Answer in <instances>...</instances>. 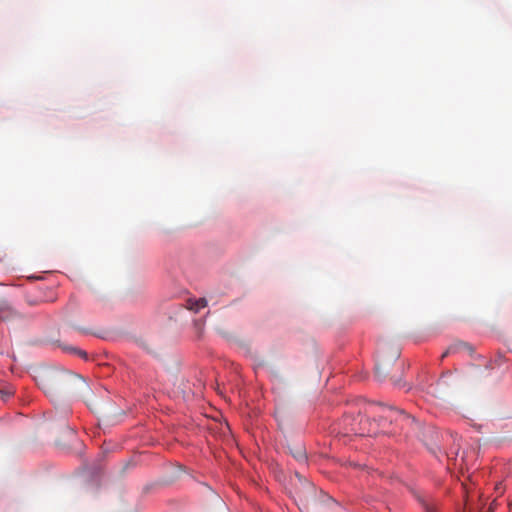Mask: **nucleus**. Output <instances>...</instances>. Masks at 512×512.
Listing matches in <instances>:
<instances>
[{
	"instance_id": "9",
	"label": "nucleus",
	"mask_w": 512,
	"mask_h": 512,
	"mask_svg": "<svg viewBox=\"0 0 512 512\" xmlns=\"http://www.w3.org/2000/svg\"><path fill=\"white\" fill-rule=\"evenodd\" d=\"M207 306V300L205 298L198 299L195 304L191 307L192 310L198 312L200 309Z\"/></svg>"
},
{
	"instance_id": "4",
	"label": "nucleus",
	"mask_w": 512,
	"mask_h": 512,
	"mask_svg": "<svg viewBox=\"0 0 512 512\" xmlns=\"http://www.w3.org/2000/svg\"><path fill=\"white\" fill-rule=\"evenodd\" d=\"M462 351L472 355L474 353V348L467 342L457 340L447 348V350L443 353L442 358H445L450 354H455Z\"/></svg>"
},
{
	"instance_id": "6",
	"label": "nucleus",
	"mask_w": 512,
	"mask_h": 512,
	"mask_svg": "<svg viewBox=\"0 0 512 512\" xmlns=\"http://www.w3.org/2000/svg\"><path fill=\"white\" fill-rule=\"evenodd\" d=\"M357 424L359 427H356L355 424H352V427H351V431L354 432L355 434L368 435V436H372V435L376 434V430L371 429L370 427L366 428V425H368V424L370 425L368 419L361 418Z\"/></svg>"
},
{
	"instance_id": "3",
	"label": "nucleus",
	"mask_w": 512,
	"mask_h": 512,
	"mask_svg": "<svg viewBox=\"0 0 512 512\" xmlns=\"http://www.w3.org/2000/svg\"><path fill=\"white\" fill-rule=\"evenodd\" d=\"M400 356V351L397 348L391 350L389 357L382 355L376 364V375L379 379H384L387 375L388 368Z\"/></svg>"
},
{
	"instance_id": "5",
	"label": "nucleus",
	"mask_w": 512,
	"mask_h": 512,
	"mask_svg": "<svg viewBox=\"0 0 512 512\" xmlns=\"http://www.w3.org/2000/svg\"><path fill=\"white\" fill-rule=\"evenodd\" d=\"M19 316L20 314L9 304L5 302L0 303V319L2 321H10Z\"/></svg>"
},
{
	"instance_id": "11",
	"label": "nucleus",
	"mask_w": 512,
	"mask_h": 512,
	"mask_svg": "<svg viewBox=\"0 0 512 512\" xmlns=\"http://www.w3.org/2000/svg\"><path fill=\"white\" fill-rule=\"evenodd\" d=\"M425 507L426 512H434L435 508L432 505H429L427 503L423 504Z\"/></svg>"
},
{
	"instance_id": "8",
	"label": "nucleus",
	"mask_w": 512,
	"mask_h": 512,
	"mask_svg": "<svg viewBox=\"0 0 512 512\" xmlns=\"http://www.w3.org/2000/svg\"><path fill=\"white\" fill-rule=\"evenodd\" d=\"M291 453H292L293 457L298 461L306 460L305 451L301 446L296 447L295 451H292Z\"/></svg>"
},
{
	"instance_id": "2",
	"label": "nucleus",
	"mask_w": 512,
	"mask_h": 512,
	"mask_svg": "<svg viewBox=\"0 0 512 512\" xmlns=\"http://www.w3.org/2000/svg\"><path fill=\"white\" fill-rule=\"evenodd\" d=\"M39 387L49 396L67 393L78 387L86 386L84 379L75 373L62 370H45L37 378Z\"/></svg>"
},
{
	"instance_id": "10",
	"label": "nucleus",
	"mask_w": 512,
	"mask_h": 512,
	"mask_svg": "<svg viewBox=\"0 0 512 512\" xmlns=\"http://www.w3.org/2000/svg\"><path fill=\"white\" fill-rule=\"evenodd\" d=\"M69 351L79 355L80 357H82L84 359L87 358V353L84 350L78 349L76 347H72V348H69Z\"/></svg>"
},
{
	"instance_id": "7",
	"label": "nucleus",
	"mask_w": 512,
	"mask_h": 512,
	"mask_svg": "<svg viewBox=\"0 0 512 512\" xmlns=\"http://www.w3.org/2000/svg\"><path fill=\"white\" fill-rule=\"evenodd\" d=\"M25 301L30 306H37L43 302L42 298L27 293L25 295Z\"/></svg>"
},
{
	"instance_id": "12",
	"label": "nucleus",
	"mask_w": 512,
	"mask_h": 512,
	"mask_svg": "<svg viewBox=\"0 0 512 512\" xmlns=\"http://www.w3.org/2000/svg\"><path fill=\"white\" fill-rule=\"evenodd\" d=\"M11 395H12L11 392L4 393V395H3L4 400L8 399Z\"/></svg>"
},
{
	"instance_id": "13",
	"label": "nucleus",
	"mask_w": 512,
	"mask_h": 512,
	"mask_svg": "<svg viewBox=\"0 0 512 512\" xmlns=\"http://www.w3.org/2000/svg\"><path fill=\"white\" fill-rule=\"evenodd\" d=\"M394 385L400 387V381H394Z\"/></svg>"
},
{
	"instance_id": "14",
	"label": "nucleus",
	"mask_w": 512,
	"mask_h": 512,
	"mask_svg": "<svg viewBox=\"0 0 512 512\" xmlns=\"http://www.w3.org/2000/svg\"><path fill=\"white\" fill-rule=\"evenodd\" d=\"M430 449H431L432 453H436V449L434 447H431Z\"/></svg>"
},
{
	"instance_id": "1",
	"label": "nucleus",
	"mask_w": 512,
	"mask_h": 512,
	"mask_svg": "<svg viewBox=\"0 0 512 512\" xmlns=\"http://www.w3.org/2000/svg\"><path fill=\"white\" fill-rule=\"evenodd\" d=\"M381 426L383 429H386L388 424H395L393 429L387 430V432L391 434H401L404 433L406 436H416L420 438L423 436H430V438H434L437 436L436 431L431 428H425L420 425L413 417L406 414L402 410H398L397 408L391 406H383L382 414L380 415ZM425 441V439H422Z\"/></svg>"
}]
</instances>
